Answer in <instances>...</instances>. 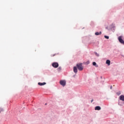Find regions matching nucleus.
<instances>
[{
  "instance_id": "obj_3",
  "label": "nucleus",
  "mask_w": 124,
  "mask_h": 124,
  "mask_svg": "<svg viewBox=\"0 0 124 124\" xmlns=\"http://www.w3.org/2000/svg\"><path fill=\"white\" fill-rule=\"evenodd\" d=\"M60 84L63 87H64V86H65V85L66 84V82L65 81V80H61L60 82Z\"/></svg>"
},
{
  "instance_id": "obj_11",
  "label": "nucleus",
  "mask_w": 124,
  "mask_h": 124,
  "mask_svg": "<svg viewBox=\"0 0 124 124\" xmlns=\"http://www.w3.org/2000/svg\"><path fill=\"white\" fill-rule=\"evenodd\" d=\"M95 35H100L101 34V31L100 32H96L95 33Z\"/></svg>"
},
{
  "instance_id": "obj_14",
  "label": "nucleus",
  "mask_w": 124,
  "mask_h": 124,
  "mask_svg": "<svg viewBox=\"0 0 124 124\" xmlns=\"http://www.w3.org/2000/svg\"><path fill=\"white\" fill-rule=\"evenodd\" d=\"M95 55H96V57H99V54L96 52L95 53Z\"/></svg>"
},
{
  "instance_id": "obj_17",
  "label": "nucleus",
  "mask_w": 124,
  "mask_h": 124,
  "mask_svg": "<svg viewBox=\"0 0 124 124\" xmlns=\"http://www.w3.org/2000/svg\"><path fill=\"white\" fill-rule=\"evenodd\" d=\"M110 90H112V86H110Z\"/></svg>"
},
{
  "instance_id": "obj_13",
  "label": "nucleus",
  "mask_w": 124,
  "mask_h": 124,
  "mask_svg": "<svg viewBox=\"0 0 124 124\" xmlns=\"http://www.w3.org/2000/svg\"><path fill=\"white\" fill-rule=\"evenodd\" d=\"M105 38H106V39H109V36H104Z\"/></svg>"
},
{
  "instance_id": "obj_7",
  "label": "nucleus",
  "mask_w": 124,
  "mask_h": 124,
  "mask_svg": "<svg viewBox=\"0 0 124 124\" xmlns=\"http://www.w3.org/2000/svg\"><path fill=\"white\" fill-rule=\"evenodd\" d=\"M38 85H39V86H44V85H46V82H43V83L39 82L38 83Z\"/></svg>"
},
{
  "instance_id": "obj_15",
  "label": "nucleus",
  "mask_w": 124,
  "mask_h": 124,
  "mask_svg": "<svg viewBox=\"0 0 124 124\" xmlns=\"http://www.w3.org/2000/svg\"><path fill=\"white\" fill-rule=\"evenodd\" d=\"M58 69H59V70H61V69H62V67H59L58 68Z\"/></svg>"
},
{
  "instance_id": "obj_6",
  "label": "nucleus",
  "mask_w": 124,
  "mask_h": 124,
  "mask_svg": "<svg viewBox=\"0 0 124 124\" xmlns=\"http://www.w3.org/2000/svg\"><path fill=\"white\" fill-rule=\"evenodd\" d=\"M119 99L120 100H122V101H124V95H121L119 97Z\"/></svg>"
},
{
  "instance_id": "obj_18",
  "label": "nucleus",
  "mask_w": 124,
  "mask_h": 124,
  "mask_svg": "<svg viewBox=\"0 0 124 124\" xmlns=\"http://www.w3.org/2000/svg\"><path fill=\"white\" fill-rule=\"evenodd\" d=\"M93 99L92 101H91V102H93Z\"/></svg>"
},
{
  "instance_id": "obj_10",
  "label": "nucleus",
  "mask_w": 124,
  "mask_h": 124,
  "mask_svg": "<svg viewBox=\"0 0 124 124\" xmlns=\"http://www.w3.org/2000/svg\"><path fill=\"white\" fill-rule=\"evenodd\" d=\"M110 62H111L109 60H108L106 61V63H107V64H108V65H110Z\"/></svg>"
},
{
  "instance_id": "obj_2",
  "label": "nucleus",
  "mask_w": 124,
  "mask_h": 124,
  "mask_svg": "<svg viewBox=\"0 0 124 124\" xmlns=\"http://www.w3.org/2000/svg\"><path fill=\"white\" fill-rule=\"evenodd\" d=\"M123 37L122 36H119L118 37V40L120 43L122 44H123L124 45V41L122 39Z\"/></svg>"
},
{
  "instance_id": "obj_4",
  "label": "nucleus",
  "mask_w": 124,
  "mask_h": 124,
  "mask_svg": "<svg viewBox=\"0 0 124 124\" xmlns=\"http://www.w3.org/2000/svg\"><path fill=\"white\" fill-rule=\"evenodd\" d=\"M52 65L55 68H57V67H59V63H58L57 62H53L52 64Z\"/></svg>"
},
{
  "instance_id": "obj_16",
  "label": "nucleus",
  "mask_w": 124,
  "mask_h": 124,
  "mask_svg": "<svg viewBox=\"0 0 124 124\" xmlns=\"http://www.w3.org/2000/svg\"><path fill=\"white\" fill-rule=\"evenodd\" d=\"M54 56H56V54H53V55H52V57H54Z\"/></svg>"
},
{
  "instance_id": "obj_19",
  "label": "nucleus",
  "mask_w": 124,
  "mask_h": 124,
  "mask_svg": "<svg viewBox=\"0 0 124 124\" xmlns=\"http://www.w3.org/2000/svg\"><path fill=\"white\" fill-rule=\"evenodd\" d=\"M3 110V109H1V111H2Z\"/></svg>"
},
{
  "instance_id": "obj_12",
  "label": "nucleus",
  "mask_w": 124,
  "mask_h": 124,
  "mask_svg": "<svg viewBox=\"0 0 124 124\" xmlns=\"http://www.w3.org/2000/svg\"><path fill=\"white\" fill-rule=\"evenodd\" d=\"M117 95H121V91L116 93Z\"/></svg>"
},
{
  "instance_id": "obj_5",
  "label": "nucleus",
  "mask_w": 124,
  "mask_h": 124,
  "mask_svg": "<svg viewBox=\"0 0 124 124\" xmlns=\"http://www.w3.org/2000/svg\"><path fill=\"white\" fill-rule=\"evenodd\" d=\"M73 70H74V72L76 74L77 73V72H78V70L77 69V67L76 66L74 67Z\"/></svg>"
},
{
  "instance_id": "obj_8",
  "label": "nucleus",
  "mask_w": 124,
  "mask_h": 124,
  "mask_svg": "<svg viewBox=\"0 0 124 124\" xmlns=\"http://www.w3.org/2000/svg\"><path fill=\"white\" fill-rule=\"evenodd\" d=\"M101 108H100V107L99 106H97V107H95V110H97L98 111H99V110H101Z\"/></svg>"
},
{
  "instance_id": "obj_1",
  "label": "nucleus",
  "mask_w": 124,
  "mask_h": 124,
  "mask_svg": "<svg viewBox=\"0 0 124 124\" xmlns=\"http://www.w3.org/2000/svg\"><path fill=\"white\" fill-rule=\"evenodd\" d=\"M77 67L79 71H82L84 69V67L82 65V63H78L77 64Z\"/></svg>"
},
{
  "instance_id": "obj_9",
  "label": "nucleus",
  "mask_w": 124,
  "mask_h": 124,
  "mask_svg": "<svg viewBox=\"0 0 124 124\" xmlns=\"http://www.w3.org/2000/svg\"><path fill=\"white\" fill-rule=\"evenodd\" d=\"M93 65H94V66H95V67H98V65L96 64V62H93Z\"/></svg>"
}]
</instances>
